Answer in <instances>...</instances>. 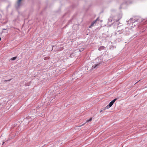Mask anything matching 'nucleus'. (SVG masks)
<instances>
[{
  "label": "nucleus",
  "instance_id": "obj_1",
  "mask_svg": "<svg viewBox=\"0 0 147 147\" xmlns=\"http://www.w3.org/2000/svg\"><path fill=\"white\" fill-rule=\"evenodd\" d=\"M132 32V30L128 28H126L124 30H118L119 34H123L124 35H127L130 34Z\"/></svg>",
  "mask_w": 147,
  "mask_h": 147
},
{
  "label": "nucleus",
  "instance_id": "obj_2",
  "mask_svg": "<svg viewBox=\"0 0 147 147\" xmlns=\"http://www.w3.org/2000/svg\"><path fill=\"white\" fill-rule=\"evenodd\" d=\"M100 64V63H98L96 64H95L93 65L92 67V68L93 69H96L98 67V66Z\"/></svg>",
  "mask_w": 147,
  "mask_h": 147
},
{
  "label": "nucleus",
  "instance_id": "obj_3",
  "mask_svg": "<svg viewBox=\"0 0 147 147\" xmlns=\"http://www.w3.org/2000/svg\"><path fill=\"white\" fill-rule=\"evenodd\" d=\"M130 21H132V23L135 22H136L138 21V20H136L134 19L133 18H130V20L128 21V22H130Z\"/></svg>",
  "mask_w": 147,
  "mask_h": 147
},
{
  "label": "nucleus",
  "instance_id": "obj_4",
  "mask_svg": "<svg viewBox=\"0 0 147 147\" xmlns=\"http://www.w3.org/2000/svg\"><path fill=\"white\" fill-rule=\"evenodd\" d=\"M113 104V103L111 101L110 102V103L108 105H107L106 107L105 108L107 109H109L112 106Z\"/></svg>",
  "mask_w": 147,
  "mask_h": 147
},
{
  "label": "nucleus",
  "instance_id": "obj_5",
  "mask_svg": "<svg viewBox=\"0 0 147 147\" xmlns=\"http://www.w3.org/2000/svg\"><path fill=\"white\" fill-rule=\"evenodd\" d=\"M105 48V47H104L103 46H101L99 48H98V50L99 51H101L104 49Z\"/></svg>",
  "mask_w": 147,
  "mask_h": 147
},
{
  "label": "nucleus",
  "instance_id": "obj_6",
  "mask_svg": "<svg viewBox=\"0 0 147 147\" xmlns=\"http://www.w3.org/2000/svg\"><path fill=\"white\" fill-rule=\"evenodd\" d=\"M122 27L123 26H118L117 27V32L119 33V32H118V30H123L122 29Z\"/></svg>",
  "mask_w": 147,
  "mask_h": 147
},
{
  "label": "nucleus",
  "instance_id": "obj_7",
  "mask_svg": "<svg viewBox=\"0 0 147 147\" xmlns=\"http://www.w3.org/2000/svg\"><path fill=\"white\" fill-rule=\"evenodd\" d=\"M95 23V22L94 21L92 22L90 26H89V28H90L92 26H93L94 24Z\"/></svg>",
  "mask_w": 147,
  "mask_h": 147
},
{
  "label": "nucleus",
  "instance_id": "obj_8",
  "mask_svg": "<svg viewBox=\"0 0 147 147\" xmlns=\"http://www.w3.org/2000/svg\"><path fill=\"white\" fill-rule=\"evenodd\" d=\"M21 0H18V7L20 6V2Z\"/></svg>",
  "mask_w": 147,
  "mask_h": 147
},
{
  "label": "nucleus",
  "instance_id": "obj_9",
  "mask_svg": "<svg viewBox=\"0 0 147 147\" xmlns=\"http://www.w3.org/2000/svg\"><path fill=\"white\" fill-rule=\"evenodd\" d=\"M92 118H91L88 120H87L86 121V123H88L89 122L91 121H92Z\"/></svg>",
  "mask_w": 147,
  "mask_h": 147
},
{
  "label": "nucleus",
  "instance_id": "obj_10",
  "mask_svg": "<svg viewBox=\"0 0 147 147\" xmlns=\"http://www.w3.org/2000/svg\"><path fill=\"white\" fill-rule=\"evenodd\" d=\"M17 58V57H14L11 58V59L12 60H15Z\"/></svg>",
  "mask_w": 147,
  "mask_h": 147
},
{
  "label": "nucleus",
  "instance_id": "obj_11",
  "mask_svg": "<svg viewBox=\"0 0 147 147\" xmlns=\"http://www.w3.org/2000/svg\"><path fill=\"white\" fill-rule=\"evenodd\" d=\"M117 98H115V99H114V100H113L111 102H112L113 103H114V102L116 100H117Z\"/></svg>",
  "mask_w": 147,
  "mask_h": 147
},
{
  "label": "nucleus",
  "instance_id": "obj_12",
  "mask_svg": "<svg viewBox=\"0 0 147 147\" xmlns=\"http://www.w3.org/2000/svg\"><path fill=\"white\" fill-rule=\"evenodd\" d=\"M117 98H115V99H114V100H113L111 102H112L113 103H114V102L116 100H117Z\"/></svg>",
  "mask_w": 147,
  "mask_h": 147
},
{
  "label": "nucleus",
  "instance_id": "obj_13",
  "mask_svg": "<svg viewBox=\"0 0 147 147\" xmlns=\"http://www.w3.org/2000/svg\"><path fill=\"white\" fill-rule=\"evenodd\" d=\"M117 98H115V99H114V100H113L111 102H112L113 103H114V102L116 100H117Z\"/></svg>",
  "mask_w": 147,
  "mask_h": 147
},
{
  "label": "nucleus",
  "instance_id": "obj_14",
  "mask_svg": "<svg viewBox=\"0 0 147 147\" xmlns=\"http://www.w3.org/2000/svg\"><path fill=\"white\" fill-rule=\"evenodd\" d=\"M106 108H105L104 109H101V110H100V113H101V112H102L103 110H105V109H106Z\"/></svg>",
  "mask_w": 147,
  "mask_h": 147
},
{
  "label": "nucleus",
  "instance_id": "obj_15",
  "mask_svg": "<svg viewBox=\"0 0 147 147\" xmlns=\"http://www.w3.org/2000/svg\"><path fill=\"white\" fill-rule=\"evenodd\" d=\"M86 123H83V124H82V125H79V126H78V127H81V126H83Z\"/></svg>",
  "mask_w": 147,
  "mask_h": 147
},
{
  "label": "nucleus",
  "instance_id": "obj_16",
  "mask_svg": "<svg viewBox=\"0 0 147 147\" xmlns=\"http://www.w3.org/2000/svg\"><path fill=\"white\" fill-rule=\"evenodd\" d=\"M55 47H57L56 46H52V50Z\"/></svg>",
  "mask_w": 147,
  "mask_h": 147
},
{
  "label": "nucleus",
  "instance_id": "obj_17",
  "mask_svg": "<svg viewBox=\"0 0 147 147\" xmlns=\"http://www.w3.org/2000/svg\"><path fill=\"white\" fill-rule=\"evenodd\" d=\"M83 49H84V48H82V50H80V51L81 52V51H83Z\"/></svg>",
  "mask_w": 147,
  "mask_h": 147
},
{
  "label": "nucleus",
  "instance_id": "obj_18",
  "mask_svg": "<svg viewBox=\"0 0 147 147\" xmlns=\"http://www.w3.org/2000/svg\"><path fill=\"white\" fill-rule=\"evenodd\" d=\"M98 18H97V19H96L94 21V22H95V23L96 22V21L97 20H98Z\"/></svg>",
  "mask_w": 147,
  "mask_h": 147
},
{
  "label": "nucleus",
  "instance_id": "obj_19",
  "mask_svg": "<svg viewBox=\"0 0 147 147\" xmlns=\"http://www.w3.org/2000/svg\"><path fill=\"white\" fill-rule=\"evenodd\" d=\"M98 18H97V19H96L94 21V22H95V23L96 22V21L97 20H98Z\"/></svg>",
  "mask_w": 147,
  "mask_h": 147
},
{
  "label": "nucleus",
  "instance_id": "obj_20",
  "mask_svg": "<svg viewBox=\"0 0 147 147\" xmlns=\"http://www.w3.org/2000/svg\"><path fill=\"white\" fill-rule=\"evenodd\" d=\"M11 80V79H10V80H7L6 81H10V80Z\"/></svg>",
  "mask_w": 147,
  "mask_h": 147
},
{
  "label": "nucleus",
  "instance_id": "obj_21",
  "mask_svg": "<svg viewBox=\"0 0 147 147\" xmlns=\"http://www.w3.org/2000/svg\"><path fill=\"white\" fill-rule=\"evenodd\" d=\"M145 88H147V86H146Z\"/></svg>",
  "mask_w": 147,
  "mask_h": 147
},
{
  "label": "nucleus",
  "instance_id": "obj_22",
  "mask_svg": "<svg viewBox=\"0 0 147 147\" xmlns=\"http://www.w3.org/2000/svg\"><path fill=\"white\" fill-rule=\"evenodd\" d=\"M1 38L0 37V41L1 40Z\"/></svg>",
  "mask_w": 147,
  "mask_h": 147
},
{
  "label": "nucleus",
  "instance_id": "obj_23",
  "mask_svg": "<svg viewBox=\"0 0 147 147\" xmlns=\"http://www.w3.org/2000/svg\"><path fill=\"white\" fill-rule=\"evenodd\" d=\"M4 142H3V144L4 143Z\"/></svg>",
  "mask_w": 147,
  "mask_h": 147
},
{
  "label": "nucleus",
  "instance_id": "obj_24",
  "mask_svg": "<svg viewBox=\"0 0 147 147\" xmlns=\"http://www.w3.org/2000/svg\"><path fill=\"white\" fill-rule=\"evenodd\" d=\"M34 111H35V112H36V111H35V110H34Z\"/></svg>",
  "mask_w": 147,
  "mask_h": 147
},
{
  "label": "nucleus",
  "instance_id": "obj_25",
  "mask_svg": "<svg viewBox=\"0 0 147 147\" xmlns=\"http://www.w3.org/2000/svg\"><path fill=\"white\" fill-rule=\"evenodd\" d=\"M137 82H136V83H135V84H136Z\"/></svg>",
  "mask_w": 147,
  "mask_h": 147
}]
</instances>
